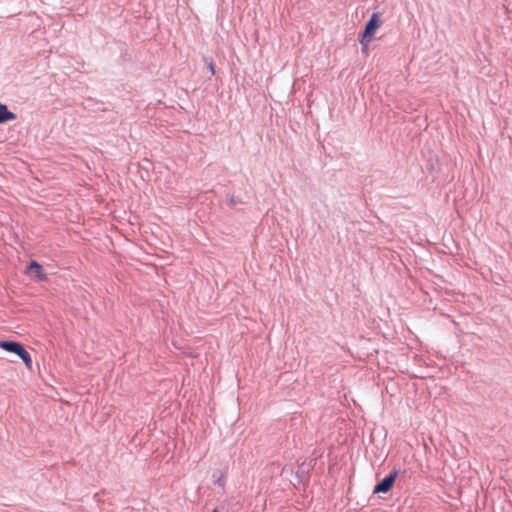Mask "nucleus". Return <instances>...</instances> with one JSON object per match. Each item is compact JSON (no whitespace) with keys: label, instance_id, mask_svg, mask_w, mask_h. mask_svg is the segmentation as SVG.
<instances>
[{"label":"nucleus","instance_id":"obj_8","mask_svg":"<svg viewBox=\"0 0 512 512\" xmlns=\"http://www.w3.org/2000/svg\"><path fill=\"white\" fill-rule=\"evenodd\" d=\"M213 512H219L218 509H214Z\"/></svg>","mask_w":512,"mask_h":512},{"label":"nucleus","instance_id":"obj_5","mask_svg":"<svg viewBox=\"0 0 512 512\" xmlns=\"http://www.w3.org/2000/svg\"><path fill=\"white\" fill-rule=\"evenodd\" d=\"M16 119V115L10 112L6 105L0 103V123L12 121Z\"/></svg>","mask_w":512,"mask_h":512},{"label":"nucleus","instance_id":"obj_2","mask_svg":"<svg viewBox=\"0 0 512 512\" xmlns=\"http://www.w3.org/2000/svg\"><path fill=\"white\" fill-rule=\"evenodd\" d=\"M380 25H381V15L377 12L373 13L371 15V18L367 22L363 33L360 36V42L363 45V51H366L368 48V44L365 43V40L368 39L370 41L374 37L375 32L378 30Z\"/></svg>","mask_w":512,"mask_h":512},{"label":"nucleus","instance_id":"obj_1","mask_svg":"<svg viewBox=\"0 0 512 512\" xmlns=\"http://www.w3.org/2000/svg\"><path fill=\"white\" fill-rule=\"evenodd\" d=\"M0 348L18 355L28 370L32 369V358L22 344L14 341H0Z\"/></svg>","mask_w":512,"mask_h":512},{"label":"nucleus","instance_id":"obj_4","mask_svg":"<svg viewBox=\"0 0 512 512\" xmlns=\"http://www.w3.org/2000/svg\"><path fill=\"white\" fill-rule=\"evenodd\" d=\"M27 272H34L41 281L47 280V275L43 272L42 266L36 261H31L27 267Z\"/></svg>","mask_w":512,"mask_h":512},{"label":"nucleus","instance_id":"obj_3","mask_svg":"<svg viewBox=\"0 0 512 512\" xmlns=\"http://www.w3.org/2000/svg\"><path fill=\"white\" fill-rule=\"evenodd\" d=\"M398 476V471L397 470H394L393 472H391L387 477H385L380 483H378L375 488H374V493H386L388 492L396 478Z\"/></svg>","mask_w":512,"mask_h":512},{"label":"nucleus","instance_id":"obj_6","mask_svg":"<svg viewBox=\"0 0 512 512\" xmlns=\"http://www.w3.org/2000/svg\"><path fill=\"white\" fill-rule=\"evenodd\" d=\"M215 484L219 485V486H224L225 484V477L224 476H220L217 480L214 481Z\"/></svg>","mask_w":512,"mask_h":512},{"label":"nucleus","instance_id":"obj_7","mask_svg":"<svg viewBox=\"0 0 512 512\" xmlns=\"http://www.w3.org/2000/svg\"><path fill=\"white\" fill-rule=\"evenodd\" d=\"M209 70L211 71V73H212V74H214V73H215L213 63H210V64H209Z\"/></svg>","mask_w":512,"mask_h":512}]
</instances>
